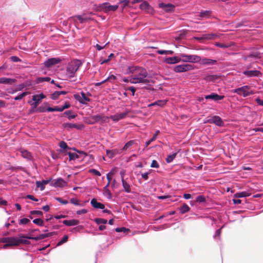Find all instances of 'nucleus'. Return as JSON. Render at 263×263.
I'll use <instances>...</instances> for the list:
<instances>
[{
	"mask_svg": "<svg viewBox=\"0 0 263 263\" xmlns=\"http://www.w3.org/2000/svg\"><path fill=\"white\" fill-rule=\"evenodd\" d=\"M128 70L127 72L131 73V83L148 84L149 83V81L146 79L148 73L145 69L139 66H132L128 67Z\"/></svg>",
	"mask_w": 263,
	"mask_h": 263,
	"instance_id": "obj_1",
	"label": "nucleus"
},
{
	"mask_svg": "<svg viewBox=\"0 0 263 263\" xmlns=\"http://www.w3.org/2000/svg\"><path fill=\"white\" fill-rule=\"evenodd\" d=\"M82 63L79 60H74L70 62L67 67L66 75L72 78L75 76L76 72L81 66Z\"/></svg>",
	"mask_w": 263,
	"mask_h": 263,
	"instance_id": "obj_2",
	"label": "nucleus"
},
{
	"mask_svg": "<svg viewBox=\"0 0 263 263\" xmlns=\"http://www.w3.org/2000/svg\"><path fill=\"white\" fill-rule=\"evenodd\" d=\"M181 61L183 62L198 63L201 60L200 57L197 55H187L184 53L180 54Z\"/></svg>",
	"mask_w": 263,
	"mask_h": 263,
	"instance_id": "obj_3",
	"label": "nucleus"
},
{
	"mask_svg": "<svg viewBox=\"0 0 263 263\" xmlns=\"http://www.w3.org/2000/svg\"><path fill=\"white\" fill-rule=\"evenodd\" d=\"M250 86L249 85L243 86L241 87L233 90V92L243 97H248L253 93L252 91H249Z\"/></svg>",
	"mask_w": 263,
	"mask_h": 263,
	"instance_id": "obj_4",
	"label": "nucleus"
},
{
	"mask_svg": "<svg viewBox=\"0 0 263 263\" xmlns=\"http://www.w3.org/2000/svg\"><path fill=\"white\" fill-rule=\"evenodd\" d=\"M208 123L210 124H214L219 127L223 126L224 125V122H223L221 118L217 116L209 117L208 119L204 121V123Z\"/></svg>",
	"mask_w": 263,
	"mask_h": 263,
	"instance_id": "obj_5",
	"label": "nucleus"
},
{
	"mask_svg": "<svg viewBox=\"0 0 263 263\" xmlns=\"http://www.w3.org/2000/svg\"><path fill=\"white\" fill-rule=\"evenodd\" d=\"M8 240L6 244L3 246V248L6 249L10 246H17L22 242V240L15 237H7Z\"/></svg>",
	"mask_w": 263,
	"mask_h": 263,
	"instance_id": "obj_6",
	"label": "nucleus"
},
{
	"mask_svg": "<svg viewBox=\"0 0 263 263\" xmlns=\"http://www.w3.org/2000/svg\"><path fill=\"white\" fill-rule=\"evenodd\" d=\"M118 5H111L109 3H104L100 4L99 8L105 12L115 11L118 8Z\"/></svg>",
	"mask_w": 263,
	"mask_h": 263,
	"instance_id": "obj_7",
	"label": "nucleus"
},
{
	"mask_svg": "<svg viewBox=\"0 0 263 263\" xmlns=\"http://www.w3.org/2000/svg\"><path fill=\"white\" fill-rule=\"evenodd\" d=\"M194 67L190 64H183L176 66L174 68V70L176 72H182L193 70Z\"/></svg>",
	"mask_w": 263,
	"mask_h": 263,
	"instance_id": "obj_8",
	"label": "nucleus"
},
{
	"mask_svg": "<svg viewBox=\"0 0 263 263\" xmlns=\"http://www.w3.org/2000/svg\"><path fill=\"white\" fill-rule=\"evenodd\" d=\"M218 37V35L215 33H209V34H204L202 35L201 37H194V39L196 40L199 41L200 42H202L203 40H215Z\"/></svg>",
	"mask_w": 263,
	"mask_h": 263,
	"instance_id": "obj_9",
	"label": "nucleus"
},
{
	"mask_svg": "<svg viewBox=\"0 0 263 263\" xmlns=\"http://www.w3.org/2000/svg\"><path fill=\"white\" fill-rule=\"evenodd\" d=\"M159 8L162 9L166 12H172L175 10V6L171 4H165L163 3L159 4Z\"/></svg>",
	"mask_w": 263,
	"mask_h": 263,
	"instance_id": "obj_10",
	"label": "nucleus"
},
{
	"mask_svg": "<svg viewBox=\"0 0 263 263\" xmlns=\"http://www.w3.org/2000/svg\"><path fill=\"white\" fill-rule=\"evenodd\" d=\"M129 112L130 111L129 110H127L125 112L122 113L116 114L114 115L111 116L110 118L114 121L118 122L121 119L125 118Z\"/></svg>",
	"mask_w": 263,
	"mask_h": 263,
	"instance_id": "obj_11",
	"label": "nucleus"
},
{
	"mask_svg": "<svg viewBox=\"0 0 263 263\" xmlns=\"http://www.w3.org/2000/svg\"><path fill=\"white\" fill-rule=\"evenodd\" d=\"M66 185L67 182L61 178H59L51 182V185L55 187H62Z\"/></svg>",
	"mask_w": 263,
	"mask_h": 263,
	"instance_id": "obj_12",
	"label": "nucleus"
},
{
	"mask_svg": "<svg viewBox=\"0 0 263 263\" xmlns=\"http://www.w3.org/2000/svg\"><path fill=\"white\" fill-rule=\"evenodd\" d=\"M61 60L58 58H50L44 62V65L46 67H50L51 66L60 63Z\"/></svg>",
	"mask_w": 263,
	"mask_h": 263,
	"instance_id": "obj_13",
	"label": "nucleus"
},
{
	"mask_svg": "<svg viewBox=\"0 0 263 263\" xmlns=\"http://www.w3.org/2000/svg\"><path fill=\"white\" fill-rule=\"evenodd\" d=\"M91 119L93 121L91 123V124H93L96 122L101 121L102 123L106 122L107 120L108 119V117L101 116L99 115H95L91 117Z\"/></svg>",
	"mask_w": 263,
	"mask_h": 263,
	"instance_id": "obj_14",
	"label": "nucleus"
},
{
	"mask_svg": "<svg viewBox=\"0 0 263 263\" xmlns=\"http://www.w3.org/2000/svg\"><path fill=\"white\" fill-rule=\"evenodd\" d=\"M82 98H80V96L78 95H74V98L79 100V101L83 104H86L87 102H90V99L87 97L85 93L83 92H81Z\"/></svg>",
	"mask_w": 263,
	"mask_h": 263,
	"instance_id": "obj_15",
	"label": "nucleus"
},
{
	"mask_svg": "<svg viewBox=\"0 0 263 263\" xmlns=\"http://www.w3.org/2000/svg\"><path fill=\"white\" fill-rule=\"evenodd\" d=\"M63 125L64 127L66 129H71L75 128L77 129H82L84 127L83 124H76L69 123H64Z\"/></svg>",
	"mask_w": 263,
	"mask_h": 263,
	"instance_id": "obj_16",
	"label": "nucleus"
},
{
	"mask_svg": "<svg viewBox=\"0 0 263 263\" xmlns=\"http://www.w3.org/2000/svg\"><path fill=\"white\" fill-rule=\"evenodd\" d=\"M224 96H219L217 93H212L211 95L205 96V99H212L214 101H218L222 100L224 98Z\"/></svg>",
	"mask_w": 263,
	"mask_h": 263,
	"instance_id": "obj_17",
	"label": "nucleus"
},
{
	"mask_svg": "<svg viewBox=\"0 0 263 263\" xmlns=\"http://www.w3.org/2000/svg\"><path fill=\"white\" fill-rule=\"evenodd\" d=\"M20 237L28 238L29 239H32V240L36 241V240H41V239H43L46 238L47 235L46 234H40L39 236H37L36 237H31V236L28 237V236H25L23 235H20Z\"/></svg>",
	"mask_w": 263,
	"mask_h": 263,
	"instance_id": "obj_18",
	"label": "nucleus"
},
{
	"mask_svg": "<svg viewBox=\"0 0 263 263\" xmlns=\"http://www.w3.org/2000/svg\"><path fill=\"white\" fill-rule=\"evenodd\" d=\"M181 61V58L177 57H169L165 59V62L170 64H176Z\"/></svg>",
	"mask_w": 263,
	"mask_h": 263,
	"instance_id": "obj_19",
	"label": "nucleus"
},
{
	"mask_svg": "<svg viewBox=\"0 0 263 263\" xmlns=\"http://www.w3.org/2000/svg\"><path fill=\"white\" fill-rule=\"evenodd\" d=\"M243 73L248 77H258L261 72L258 70H249L243 71Z\"/></svg>",
	"mask_w": 263,
	"mask_h": 263,
	"instance_id": "obj_20",
	"label": "nucleus"
},
{
	"mask_svg": "<svg viewBox=\"0 0 263 263\" xmlns=\"http://www.w3.org/2000/svg\"><path fill=\"white\" fill-rule=\"evenodd\" d=\"M90 203L91 205L96 209H104L105 208L104 205L98 202L95 198H93L91 200Z\"/></svg>",
	"mask_w": 263,
	"mask_h": 263,
	"instance_id": "obj_21",
	"label": "nucleus"
},
{
	"mask_svg": "<svg viewBox=\"0 0 263 263\" xmlns=\"http://www.w3.org/2000/svg\"><path fill=\"white\" fill-rule=\"evenodd\" d=\"M121 173L122 176V183L124 188V191L126 193H130L131 192V189L130 185L124 179V174Z\"/></svg>",
	"mask_w": 263,
	"mask_h": 263,
	"instance_id": "obj_22",
	"label": "nucleus"
},
{
	"mask_svg": "<svg viewBox=\"0 0 263 263\" xmlns=\"http://www.w3.org/2000/svg\"><path fill=\"white\" fill-rule=\"evenodd\" d=\"M63 223L67 226H77L79 223V221L77 219L65 220L63 221Z\"/></svg>",
	"mask_w": 263,
	"mask_h": 263,
	"instance_id": "obj_23",
	"label": "nucleus"
},
{
	"mask_svg": "<svg viewBox=\"0 0 263 263\" xmlns=\"http://www.w3.org/2000/svg\"><path fill=\"white\" fill-rule=\"evenodd\" d=\"M21 155L24 158H26L29 160H31L32 159V156L31 154L28 151L25 149H21L20 151Z\"/></svg>",
	"mask_w": 263,
	"mask_h": 263,
	"instance_id": "obj_24",
	"label": "nucleus"
},
{
	"mask_svg": "<svg viewBox=\"0 0 263 263\" xmlns=\"http://www.w3.org/2000/svg\"><path fill=\"white\" fill-rule=\"evenodd\" d=\"M16 81L15 79L5 77L0 78V84H11Z\"/></svg>",
	"mask_w": 263,
	"mask_h": 263,
	"instance_id": "obj_25",
	"label": "nucleus"
},
{
	"mask_svg": "<svg viewBox=\"0 0 263 263\" xmlns=\"http://www.w3.org/2000/svg\"><path fill=\"white\" fill-rule=\"evenodd\" d=\"M250 58L260 59L261 58L260 53L258 51L252 52L247 56L245 57L243 59L245 60H247L248 58Z\"/></svg>",
	"mask_w": 263,
	"mask_h": 263,
	"instance_id": "obj_26",
	"label": "nucleus"
},
{
	"mask_svg": "<svg viewBox=\"0 0 263 263\" xmlns=\"http://www.w3.org/2000/svg\"><path fill=\"white\" fill-rule=\"evenodd\" d=\"M166 102H167V101L165 100H158L157 101H155L154 103H152L149 104L148 105V106L151 107V106H153L157 105V106H159L160 107H162V106H164L166 104Z\"/></svg>",
	"mask_w": 263,
	"mask_h": 263,
	"instance_id": "obj_27",
	"label": "nucleus"
},
{
	"mask_svg": "<svg viewBox=\"0 0 263 263\" xmlns=\"http://www.w3.org/2000/svg\"><path fill=\"white\" fill-rule=\"evenodd\" d=\"M159 133H160V131L159 130H156L155 133L153 135V137L150 140H149L148 141H147L145 142V147H147L152 142L155 141Z\"/></svg>",
	"mask_w": 263,
	"mask_h": 263,
	"instance_id": "obj_28",
	"label": "nucleus"
},
{
	"mask_svg": "<svg viewBox=\"0 0 263 263\" xmlns=\"http://www.w3.org/2000/svg\"><path fill=\"white\" fill-rule=\"evenodd\" d=\"M136 144H137L136 140H130L125 144V145L122 148V150L126 151L127 149L129 148L132 146Z\"/></svg>",
	"mask_w": 263,
	"mask_h": 263,
	"instance_id": "obj_29",
	"label": "nucleus"
},
{
	"mask_svg": "<svg viewBox=\"0 0 263 263\" xmlns=\"http://www.w3.org/2000/svg\"><path fill=\"white\" fill-rule=\"evenodd\" d=\"M32 100L34 101V102L32 103L31 105L33 106L34 108H36L39 105V103L41 102V100L38 98L37 96H36L35 95H33L32 96Z\"/></svg>",
	"mask_w": 263,
	"mask_h": 263,
	"instance_id": "obj_30",
	"label": "nucleus"
},
{
	"mask_svg": "<svg viewBox=\"0 0 263 263\" xmlns=\"http://www.w3.org/2000/svg\"><path fill=\"white\" fill-rule=\"evenodd\" d=\"M190 208L188 206L187 204L185 203H183L181 206L180 208V212L182 214H183L188 211H189Z\"/></svg>",
	"mask_w": 263,
	"mask_h": 263,
	"instance_id": "obj_31",
	"label": "nucleus"
},
{
	"mask_svg": "<svg viewBox=\"0 0 263 263\" xmlns=\"http://www.w3.org/2000/svg\"><path fill=\"white\" fill-rule=\"evenodd\" d=\"M103 195L108 199H110L112 198V194L108 188H107V187H104L103 188Z\"/></svg>",
	"mask_w": 263,
	"mask_h": 263,
	"instance_id": "obj_32",
	"label": "nucleus"
},
{
	"mask_svg": "<svg viewBox=\"0 0 263 263\" xmlns=\"http://www.w3.org/2000/svg\"><path fill=\"white\" fill-rule=\"evenodd\" d=\"M250 195V193H248L246 192H242L240 193H237L234 195L235 197L237 198H241V197H248Z\"/></svg>",
	"mask_w": 263,
	"mask_h": 263,
	"instance_id": "obj_33",
	"label": "nucleus"
},
{
	"mask_svg": "<svg viewBox=\"0 0 263 263\" xmlns=\"http://www.w3.org/2000/svg\"><path fill=\"white\" fill-rule=\"evenodd\" d=\"M217 61L216 60L209 59H204L202 60V63L206 65H213L216 63Z\"/></svg>",
	"mask_w": 263,
	"mask_h": 263,
	"instance_id": "obj_34",
	"label": "nucleus"
},
{
	"mask_svg": "<svg viewBox=\"0 0 263 263\" xmlns=\"http://www.w3.org/2000/svg\"><path fill=\"white\" fill-rule=\"evenodd\" d=\"M149 8H150V6H149V4L146 1L142 3L140 5V8L141 10H148L149 9Z\"/></svg>",
	"mask_w": 263,
	"mask_h": 263,
	"instance_id": "obj_35",
	"label": "nucleus"
},
{
	"mask_svg": "<svg viewBox=\"0 0 263 263\" xmlns=\"http://www.w3.org/2000/svg\"><path fill=\"white\" fill-rule=\"evenodd\" d=\"M68 155L70 160H75L80 158L79 155L76 153L69 152Z\"/></svg>",
	"mask_w": 263,
	"mask_h": 263,
	"instance_id": "obj_36",
	"label": "nucleus"
},
{
	"mask_svg": "<svg viewBox=\"0 0 263 263\" xmlns=\"http://www.w3.org/2000/svg\"><path fill=\"white\" fill-rule=\"evenodd\" d=\"M177 155V153H175L172 155H168L166 158V161L167 163H171L175 158Z\"/></svg>",
	"mask_w": 263,
	"mask_h": 263,
	"instance_id": "obj_37",
	"label": "nucleus"
},
{
	"mask_svg": "<svg viewBox=\"0 0 263 263\" xmlns=\"http://www.w3.org/2000/svg\"><path fill=\"white\" fill-rule=\"evenodd\" d=\"M47 111H62V109H61V107H59L58 106H55L54 107H48L47 108Z\"/></svg>",
	"mask_w": 263,
	"mask_h": 263,
	"instance_id": "obj_38",
	"label": "nucleus"
},
{
	"mask_svg": "<svg viewBox=\"0 0 263 263\" xmlns=\"http://www.w3.org/2000/svg\"><path fill=\"white\" fill-rule=\"evenodd\" d=\"M68 239V236L67 235H65L63 236V238L57 243V246H59L63 244L64 243L66 242Z\"/></svg>",
	"mask_w": 263,
	"mask_h": 263,
	"instance_id": "obj_39",
	"label": "nucleus"
},
{
	"mask_svg": "<svg viewBox=\"0 0 263 263\" xmlns=\"http://www.w3.org/2000/svg\"><path fill=\"white\" fill-rule=\"evenodd\" d=\"M95 221L98 224H106L107 222V220L103 218H96L95 219Z\"/></svg>",
	"mask_w": 263,
	"mask_h": 263,
	"instance_id": "obj_40",
	"label": "nucleus"
},
{
	"mask_svg": "<svg viewBox=\"0 0 263 263\" xmlns=\"http://www.w3.org/2000/svg\"><path fill=\"white\" fill-rule=\"evenodd\" d=\"M64 114L68 116V118L69 119H73L77 116L76 115L73 114L72 111H71V110L66 111L65 112Z\"/></svg>",
	"mask_w": 263,
	"mask_h": 263,
	"instance_id": "obj_41",
	"label": "nucleus"
},
{
	"mask_svg": "<svg viewBox=\"0 0 263 263\" xmlns=\"http://www.w3.org/2000/svg\"><path fill=\"white\" fill-rule=\"evenodd\" d=\"M50 80V78L49 77H45V78H42V77H39L37 78L36 82L38 83H42L44 81L48 82Z\"/></svg>",
	"mask_w": 263,
	"mask_h": 263,
	"instance_id": "obj_42",
	"label": "nucleus"
},
{
	"mask_svg": "<svg viewBox=\"0 0 263 263\" xmlns=\"http://www.w3.org/2000/svg\"><path fill=\"white\" fill-rule=\"evenodd\" d=\"M33 222L36 224H37L40 226H44V221L40 218H36L33 220Z\"/></svg>",
	"mask_w": 263,
	"mask_h": 263,
	"instance_id": "obj_43",
	"label": "nucleus"
},
{
	"mask_svg": "<svg viewBox=\"0 0 263 263\" xmlns=\"http://www.w3.org/2000/svg\"><path fill=\"white\" fill-rule=\"evenodd\" d=\"M196 201L199 203L204 202L206 201L205 197L203 195H199L196 197Z\"/></svg>",
	"mask_w": 263,
	"mask_h": 263,
	"instance_id": "obj_44",
	"label": "nucleus"
},
{
	"mask_svg": "<svg viewBox=\"0 0 263 263\" xmlns=\"http://www.w3.org/2000/svg\"><path fill=\"white\" fill-rule=\"evenodd\" d=\"M157 53L160 54H173L174 52L172 50H158L157 51Z\"/></svg>",
	"mask_w": 263,
	"mask_h": 263,
	"instance_id": "obj_45",
	"label": "nucleus"
},
{
	"mask_svg": "<svg viewBox=\"0 0 263 263\" xmlns=\"http://www.w3.org/2000/svg\"><path fill=\"white\" fill-rule=\"evenodd\" d=\"M36 185L37 187L40 188L41 191H43L45 189V186L42 181H37L36 182Z\"/></svg>",
	"mask_w": 263,
	"mask_h": 263,
	"instance_id": "obj_46",
	"label": "nucleus"
},
{
	"mask_svg": "<svg viewBox=\"0 0 263 263\" xmlns=\"http://www.w3.org/2000/svg\"><path fill=\"white\" fill-rule=\"evenodd\" d=\"M106 154L109 158H112L116 155V153L114 151L106 150Z\"/></svg>",
	"mask_w": 263,
	"mask_h": 263,
	"instance_id": "obj_47",
	"label": "nucleus"
},
{
	"mask_svg": "<svg viewBox=\"0 0 263 263\" xmlns=\"http://www.w3.org/2000/svg\"><path fill=\"white\" fill-rule=\"evenodd\" d=\"M74 17L77 18L78 20H79L81 23H83L85 21H86L89 19L88 18H83L81 15H76Z\"/></svg>",
	"mask_w": 263,
	"mask_h": 263,
	"instance_id": "obj_48",
	"label": "nucleus"
},
{
	"mask_svg": "<svg viewBox=\"0 0 263 263\" xmlns=\"http://www.w3.org/2000/svg\"><path fill=\"white\" fill-rule=\"evenodd\" d=\"M46 111H47V108H46L45 106H42L37 108L35 111L37 112H44Z\"/></svg>",
	"mask_w": 263,
	"mask_h": 263,
	"instance_id": "obj_49",
	"label": "nucleus"
},
{
	"mask_svg": "<svg viewBox=\"0 0 263 263\" xmlns=\"http://www.w3.org/2000/svg\"><path fill=\"white\" fill-rule=\"evenodd\" d=\"M27 94V92H23L21 95L15 97L14 99L15 100H22L25 96H26Z\"/></svg>",
	"mask_w": 263,
	"mask_h": 263,
	"instance_id": "obj_50",
	"label": "nucleus"
},
{
	"mask_svg": "<svg viewBox=\"0 0 263 263\" xmlns=\"http://www.w3.org/2000/svg\"><path fill=\"white\" fill-rule=\"evenodd\" d=\"M60 96L59 91H56L51 95V99L53 100H57Z\"/></svg>",
	"mask_w": 263,
	"mask_h": 263,
	"instance_id": "obj_51",
	"label": "nucleus"
},
{
	"mask_svg": "<svg viewBox=\"0 0 263 263\" xmlns=\"http://www.w3.org/2000/svg\"><path fill=\"white\" fill-rule=\"evenodd\" d=\"M210 14V12L209 11H203L200 13V17H205L209 16Z\"/></svg>",
	"mask_w": 263,
	"mask_h": 263,
	"instance_id": "obj_52",
	"label": "nucleus"
},
{
	"mask_svg": "<svg viewBox=\"0 0 263 263\" xmlns=\"http://www.w3.org/2000/svg\"><path fill=\"white\" fill-rule=\"evenodd\" d=\"M89 172L91 173H92L93 174L96 175V176H100L101 175L100 172L99 171H98V170H95V169H90Z\"/></svg>",
	"mask_w": 263,
	"mask_h": 263,
	"instance_id": "obj_53",
	"label": "nucleus"
},
{
	"mask_svg": "<svg viewBox=\"0 0 263 263\" xmlns=\"http://www.w3.org/2000/svg\"><path fill=\"white\" fill-rule=\"evenodd\" d=\"M55 199L62 204H66L68 203V201L64 200L61 197H57Z\"/></svg>",
	"mask_w": 263,
	"mask_h": 263,
	"instance_id": "obj_54",
	"label": "nucleus"
},
{
	"mask_svg": "<svg viewBox=\"0 0 263 263\" xmlns=\"http://www.w3.org/2000/svg\"><path fill=\"white\" fill-rule=\"evenodd\" d=\"M151 166L154 168H158L159 167V164L155 160L152 161Z\"/></svg>",
	"mask_w": 263,
	"mask_h": 263,
	"instance_id": "obj_55",
	"label": "nucleus"
},
{
	"mask_svg": "<svg viewBox=\"0 0 263 263\" xmlns=\"http://www.w3.org/2000/svg\"><path fill=\"white\" fill-rule=\"evenodd\" d=\"M30 222V220L28 218H22L20 221L21 224H26Z\"/></svg>",
	"mask_w": 263,
	"mask_h": 263,
	"instance_id": "obj_56",
	"label": "nucleus"
},
{
	"mask_svg": "<svg viewBox=\"0 0 263 263\" xmlns=\"http://www.w3.org/2000/svg\"><path fill=\"white\" fill-rule=\"evenodd\" d=\"M30 214H36L37 216H42L43 215V212L41 211H30Z\"/></svg>",
	"mask_w": 263,
	"mask_h": 263,
	"instance_id": "obj_57",
	"label": "nucleus"
},
{
	"mask_svg": "<svg viewBox=\"0 0 263 263\" xmlns=\"http://www.w3.org/2000/svg\"><path fill=\"white\" fill-rule=\"evenodd\" d=\"M59 145L61 148H63V149H66V148H68L67 143L64 141L60 142Z\"/></svg>",
	"mask_w": 263,
	"mask_h": 263,
	"instance_id": "obj_58",
	"label": "nucleus"
},
{
	"mask_svg": "<svg viewBox=\"0 0 263 263\" xmlns=\"http://www.w3.org/2000/svg\"><path fill=\"white\" fill-rule=\"evenodd\" d=\"M10 59L13 62H17L21 61V60L16 56H12L10 57Z\"/></svg>",
	"mask_w": 263,
	"mask_h": 263,
	"instance_id": "obj_59",
	"label": "nucleus"
},
{
	"mask_svg": "<svg viewBox=\"0 0 263 263\" xmlns=\"http://www.w3.org/2000/svg\"><path fill=\"white\" fill-rule=\"evenodd\" d=\"M215 45L217 47L222 48H228L229 46L224 44H221L219 43H216L215 44Z\"/></svg>",
	"mask_w": 263,
	"mask_h": 263,
	"instance_id": "obj_60",
	"label": "nucleus"
},
{
	"mask_svg": "<svg viewBox=\"0 0 263 263\" xmlns=\"http://www.w3.org/2000/svg\"><path fill=\"white\" fill-rule=\"evenodd\" d=\"M114 57V54L113 53H111L109 56H108V58L107 59H106L105 60H104L102 62L101 64H104V63H106L107 62H108V61H109L111 59Z\"/></svg>",
	"mask_w": 263,
	"mask_h": 263,
	"instance_id": "obj_61",
	"label": "nucleus"
},
{
	"mask_svg": "<svg viewBox=\"0 0 263 263\" xmlns=\"http://www.w3.org/2000/svg\"><path fill=\"white\" fill-rule=\"evenodd\" d=\"M127 90H130L132 92V95L134 96L135 95V92L136 91V88L133 86L128 87L127 89Z\"/></svg>",
	"mask_w": 263,
	"mask_h": 263,
	"instance_id": "obj_62",
	"label": "nucleus"
},
{
	"mask_svg": "<svg viewBox=\"0 0 263 263\" xmlns=\"http://www.w3.org/2000/svg\"><path fill=\"white\" fill-rule=\"evenodd\" d=\"M70 202L71 203L73 204L74 205L79 204L78 200L76 198H71L70 200Z\"/></svg>",
	"mask_w": 263,
	"mask_h": 263,
	"instance_id": "obj_63",
	"label": "nucleus"
},
{
	"mask_svg": "<svg viewBox=\"0 0 263 263\" xmlns=\"http://www.w3.org/2000/svg\"><path fill=\"white\" fill-rule=\"evenodd\" d=\"M26 198L34 201H38V199L35 198L33 195H27Z\"/></svg>",
	"mask_w": 263,
	"mask_h": 263,
	"instance_id": "obj_64",
	"label": "nucleus"
}]
</instances>
